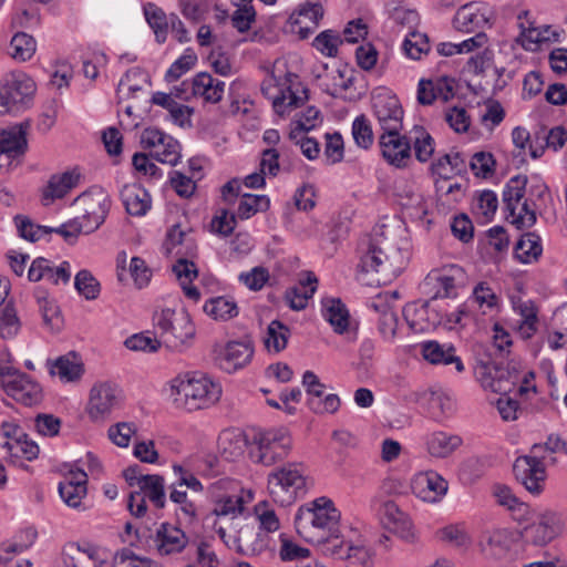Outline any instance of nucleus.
I'll return each instance as SVG.
<instances>
[{
  "label": "nucleus",
  "mask_w": 567,
  "mask_h": 567,
  "mask_svg": "<svg viewBox=\"0 0 567 567\" xmlns=\"http://www.w3.org/2000/svg\"><path fill=\"white\" fill-rule=\"evenodd\" d=\"M358 272L371 276L369 284L386 285L405 267L403 250L381 229L364 236L358 246Z\"/></svg>",
  "instance_id": "1"
},
{
  "label": "nucleus",
  "mask_w": 567,
  "mask_h": 567,
  "mask_svg": "<svg viewBox=\"0 0 567 567\" xmlns=\"http://www.w3.org/2000/svg\"><path fill=\"white\" fill-rule=\"evenodd\" d=\"M221 389L203 373L178 375L172 380L169 398L174 406L187 412L206 409L217 402Z\"/></svg>",
  "instance_id": "2"
},
{
  "label": "nucleus",
  "mask_w": 567,
  "mask_h": 567,
  "mask_svg": "<svg viewBox=\"0 0 567 567\" xmlns=\"http://www.w3.org/2000/svg\"><path fill=\"white\" fill-rule=\"evenodd\" d=\"M544 452L567 454V442L559 435H549L543 444H534L529 455L518 456L513 465L516 480L533 495L543 493L547 473Z\"/></svg>",
  "instance_id": "3"
},
{
  "label": "nucleus",
  "mask_w": 567,
  "mask_h": 567,
  "mask_svg": "<svg viewBox=\"0 0 567 567\" xmlns=\"http://www.w3.org/2000/svg\"><path fill=\"white\" fill-rule=\"evenodd\" d=\"M153 322L162 342L175 351H181L195 336V326L186 311L166 308L154 313Z\"/></svg>",
  "instance_id": "4"
},
{
  "label": "nucleus",
  "mask_w": 567,
  "mask_h": 567,
  "mask_svg": "<svg viewBox=\"0 0 567 567\" xmlns=\"http://www.w3.org/2000/svg\"><path fill=\"white\" fill-rule=\"evenodd\" d=\"M33 80L23 72L10 73L0 85V114L18 113L32 100Z\"/></svg>",
  "instance_id": "5"
},
{
  "label": "nucleus",
  "mask_w": 567,
  "mask_h": 567,
  "mask_svg": "<svg viewBox=\"0 0 567 567\" xmlns=\"http://www.w3.org/2000/svg\"><path fill=\"white\" fill-rule=\"evenodd\" d=\"M305 487L306 476L302 464H287L268 476L269 493L276 502L281 504L293 502L297 493Z\"/></svg>",
  "instance_id": "6"
},
{
  "label": "nucleus",
  "mask_w": 567,
  "mask_h": 567,
  "mask_svg": "<svg viewBox=\"0 0 567 567\" xmlns=\"http://www.w3.org/2000/svg\"><path fill=\"white\" fill-rule=\"evenodd\" d=\"M291 440L281 431H268L256 433L249 456L252 462L271 466L288 455Z\"/></svg>",
  "instance_id": "7"
},
{
  "label": "nucleus",
  "mask_w": 567,
  "mask_h": 567,
  "mask_svg": "<svg viewBox=\"0 0 567 567\" xmlns=\"http://www.w3.org/2000/svg\"><path fill=\"white\" fill-rule=\"evenodd\" d=\"M372 112L381 133L403 130L404 110L391 91L381 89L372 94Z\"/></svg>",
  "instance_id": "8"
},
{
  "label": "nucleus",
  "mask_w": 567,
  "mask_h": 567,
  "mask_svg": "<svg viewBox=\"0 0 567 567\" xmlns=\"http://www.w3.org/2000/svg\"><path fill=\"white\" fill-rule=\"evenodd\" d=\"M402 131H386L379 135L378 144L383 159L395 168H405L412 158L411 136Z\"/></svg>",
  "instance_id": "9"
},
{
  "label": "nucleus",
  "mask_w": 567,
  "mask_h": 567,
  "mask_svg": "<svg viewBox=\"0 0 567 567\" xmlns=\"http://www.w3.org/2000/svg\"><path fill=\"white\" fill-rule=\"evenodd\" d=\"M111 554L90 543L69 544L64 549V567H113Z\"/></svg>",
  "instance_id": "10"
},
{
  "label": "nucleus",
  "mask_w": 567,
  "mask_h": 567,
  "mask_svg": "<svg viewBox=\"0 0 567 567\" xmlns=\"http://www.w3.org/2000/svg\"><path fill=\"white\" fill-rule=\"evenodd\" d=\"M503 360L494 359L489 353L487 359H480L478 362L484 369V373L491 378L492 390L506 394L520 381V377L515 362H508L505 367Z\"/></svg>",
  "instance_id": "11"
},
{
  "label": "nucleus",
  "mask_w": 567,
  "mask_h": 567,
  "mask_svg": "<svg viewBox=\"0 0 567 567\" xmlns=\"http://www.w3.org/2000/svg\"><path fill=\"white\" fill-rule=\"evenodd\" d=\"M29 127L30 122L24 121L7 130H0V171L10 166L12 158L27 151L25 136Z\"/></svg>",
  "instance_id": "12"
},
{
  "label": "nucleus",
  "mask_w": 567,
  "mask_h": 567,
  "mask_svg": "<svg viewBox=\"0 0 567 567\" xmlns=\"http://www.w3.org/2000/svg\"><path fill=\"white\" fill-rule=\"evenodd\" d=\"M215 362L224 371L231 373L244 368L254 355V346L250 340L229 341L224 347L215 349Z\"/></svg>",
  "instance_id": "13"
},
{
  "label": "nucleus",
  "mask_w": 567,
  "mask_h": 567,
  "mask_svg": "<svg viewBox=\"0 0 567 567\" xmlns=\"http://www.w3.org/2000/svg\"><path fill=\"white\" fill-rule=\"evenodd\" d=\"M78 202L83 206V214L74 220L81 226V233L90 234L96 230L105 220L110 200L105 195L99 194L94 197L82 195Z\"/></svg>",
  "instance_id": "14"
},
{
  "label": "nucleus",
  "mask_w": 567,
  "mask_h": 567,
  "mask_svg": "<svg viewBox=\"0 0 567 567\" xmlns=\"http://www.w3.org/2000/svg\"><path fill=\"white\" fill-rule=\"evenodd\" d=\"M117 405V388L111 383H100L91 390L86 411L91 420L103 421Z\"/></svg>",
  "instance_id": "15"
},
{
  "label": "nucleus",
  "mask_w": 567,
  "mask_h": 567,
  "mask_svg": "<svg viewBox=\"0 0 567 567\" xmlns=\"http://www.w3.org/2000/svg\"><path fill=\"white\" fill-rule=\"evenodd\" d=\"M449 484L434 471L420 472L411 481L412 493L427 503L439 502L447 492Z\"/></svg>",
  "instance_id": "16"
},
{
  "label": "nucleus",
  "mask_w": 567,
  "mask_h": 567,
  "mask_svg": "<svg viewBox=\"0 0 567 567\" xmlns=\"http://www.w3.org/2000/svg\"><path fill=\"white\" fill-rule=\"evenodd\" d=\"M308 506L323 534V542L327 543L332 537L338 538L340 513L334 507L333 502L327 497H319Z\"/></svg>",
  "instance_id": "17"
},
{
  "label": "nucleus",
  "mask_w": 567,
  "mask_h": 567,
  "mask_svg": "<svg viewBox=\"0 0 567 567\" xmlns=\"http://www.w3.org/2000/svg\"><path fill=\"white\" fill-rule=\"evenodd\" d=\"M153 545L159 555L181 553L188 544V537L179 527L169 523H162L152 537Z\"/></svg>",
  "instance_id": "18"
},
{
  "label": "nucleus",
  "mask_w": 567,
  "mask_h": 567,
  "mask_svg": "<svg viewBox=\"0 0 567 567\" xmlns=\"http://www.w3.org/2000/svg\"><path fill=\"white\" fill-rule=\"evenodd\" d=\"M4 391L13 400L25 406L35 405L42 400L41 386L25 373L17 375L13 380L6 381Z\"/></svg>",
  "instance_id": "19"
},
{
  "label": "nucleus",
  "mask_w": 567,
  "mask_h": 567,
  "mask_svg": "<svg viewBox=\"0 0 567 567\" xmlns=\"http://www.w3.org/2000/svg\"><path fill=\"white\" fill-rule=\"evenodd\" d=\"M454 79L449 76H440L435 80H420L417 102L422 105H431L436 99L447 102L454 96Z\"/></svg>",
  "instance_id": "20"
},
{
  "label": "nucleus",
  "mask_w": 567,
  "mask_h": 567,
  "mask_svg": "<svg viewBox=\"0 0 567 567\" xmlns=\"http://www.w3.org/2000/svg\"><path fill=\"white\" fill-rule=\"evenodd\" d=\"M487 6L484 2H470L462 6L454 19L453 24L462 32H475L488 23Z\"/></svg>",
  "instance_id": "21"
},
{
  "label": "nucleus",
  "mask_w": 567,
  "mask_h": 567,
  "mask_svg": "<svg viewBox=\"0 0 567 567\" xmlns=\"http://www.w3.org/2000/svg\"><path fill=\"white\" fill-rule=\"evenodd\" d=\"M559 529L556 514L547 512L542 514L537 522L525 527L524 537L536 546H544L558 535Z\"/></svg>",
  "instance_id": "22"
},
{
  "label": "nucleus",
  "mask_w": 567,
  "mask_h": 567,
  "mask_svg": "<svg viewBox=\"0 0 567 567\" xmlns=\"http://www.w3.org/2000/svg\"><path fill=\"white\" fill-rule=\"evenodd\" d=\"M87 474L81 470L71 468L69 477L59 484V493L70 507H79L81 499L86 495Z\"/></svg>",
  "instance_id": "23"
},
{
  "label": "nucleus",
  "mask_w": 567,
  "mask_h": 567,
  "mask_svg": "<svg viewBox=\"0 0 567 567\" xmlns=\"http://www.w3.org/2000/svg\"><path fill=\"white\" fill-rule=\"evenodd\" d=\"M424 441L427 453L436 458L451 456L463 444L460 435L444 431L429 433L425 435Z\"/></svg>",
  "instance_id": "24"
},
{
  "label": "nucleus",
  "mask_w": 567,
  "mask_h": 567,
  "mask_svg": "<svg viewBox=\"0 0 567 567\" xmlns=\"http://www.w3.org/2000/svg\"><path fill=\"white\" fill-rule=\"evenodd\" d=\"M120 196L126 212L132 216H144L151 208V196L140 184L124 185Z\"/></svg>",
  "instance_id": "25"
},
{
  "label": "nucleus",
  "mask_w": 567,
  "mask_h": 567,
  "mask_svg": "<svg viewBox=\"0 0 567 567\" xmlns=\"http://www.w3.org/2000/svg\"><path fill=\"white\" fill-rule=\"evenodd\" d=\"M422 355L431 364H455L457 372L464 370L463 362L460 357L455 354L453 346L441 344L437 341H427L422 344Z\"/></svg>",
  "instance_id": "26"
},
{
  "label": "nucleus",
  "mask_w": 567,
  "mask_h": 567,
  "mask_svg": "<svg viewBox=\"0 0 567 567\" xmlns=\"http://www.w3.org/2000/svg\"><path fill=\"white\" fill-rule=\"evenodd\" d=\"M317 282L312 272H306V278H300L297 286L287 289L285 300L288 306L296 311L305 309L317 289Z\"/></svg>",
  "instance_id": "27"
},
{
  "label": "nucleus",
  "mask_w": 567,
  "mask_h": 567,
  "mask_svg": "<svg viewBox=\"0 0 567 567\" xmlns=\"http://www.w3.org/2000/svg\"><path fill=\"white\" fill-rule=\"evenodd\" d=\"M225 92V82L202 72L193 79V94L202 96L206 102L218 103Z\"/></svg>",
  "instance_id": "28"
},
{
  "label": "nucleus",
  "mask_w": 567,
  "mask_h": 567,
  "mask_svg": "<svg viewBox=\"0 0 567 567\" xmlns=\"http://www.w3.org/2000/svg\"><path fill=\"white\" fill-rule=\"evenodd\" d=\"M322 315L338 334L344 333L349 328L350 315L346 305L339 298L322 300Z\"/></svg>",
  "instance_id": "29"
},
{
  "label": "nucleus",
  "mask_w": 567,
  "mask_h": 567,
  "mask_svg": "<svg viewBox=\"0 0 567 567\" xmlns=\"http://www.w3.org/2000/svg\"><path fill=\"white\" fill-rule=\"evenodd\" d=\"M415 402L424 406L434 416L439 417L452 409L449 395L442 390L427 389L414 393Z\"/></svg>",
  "instance_id": "30"
},
{
  "label": "nucleus",
  "mask_w": 567,
  "mask_h": 567,
  "mask_svg": "<svg viewBox=\"0 0 567 567\" xmlns=\"http://www.w3.org/2000/svg\"><path fill=\"white\" fill-rule=\"evenodd\" d=\"M295 527L297 534L302 537L306 542L313 544H322L323 534L317 525L308 505L301 506L295 516Z\"/></svg>",
  "instance_id": "31"
},
{
  "label": "nucleus",
  "mask_w": 567,
  "mask_h": 567,
  "mask_svg": "<svg viewBox=\"0 0 567 567\" xmlns=\"http://www.w3.org/2000/svg\"><path fill=\"white\" fill-rule=\"evenodd\" d=\"M177 246H181V248L175 252L176 256H197V245L195 240L187 237L186 233L181 229L179 224L173 225L167 230L163 248L165 252L169 255Z\"/></svg>",
  "instance_id": "32"
},
{
  "label": "nucleus",
  "mask_w": 567,
  "mask_h": 567,
  "mask_svg": "<svg viewBox=\"0 0 567 567\" xmlns=\"http://www.w3.org/2000/svg\"><path fill=\"white\" fill-rule=\"evenodd\" d=\"M493 495L501 506L512 512L514 519L518 522L526 519L529 506L520 502L508 486L495 485L493 487Z\"/></svg>",
  "instance_id": "33"
},
{
  "label": "nucleus",
  "mask_w": 567,
  "mask_h": 567,
  "mask_svg": "<svg viewBox=\"0 0 567 567\" xmlns=\"http://www.w3.org/2000/svg\"><path fill=\"white\" fill-rule=\"evenodd\" d=\"M542 252L540 237L533 231L522 235L515 245V257L523 264L538 260Z\"/></svg>",
  "instance_id": "34"
},
{
  "label": "nucleus",
  "mask_w": 567,
  "mask_h": 567,
  "mask_svg": "<svg viewBox=\"0 0 567 567\" xmlns=\"http://www.w3.org/2000/svg\"><path fill=\"white\" fill-rule=\"evenodd\" d=\"M145 19L154 31L155 39L158 43H164L167 39L169 16L162 8L153 2H147L143 7Z\"/></svg>",
  "instance_id": "35"
},
{
  "label": "nucleus",
  "mask_w": 567,
  "mask_h": 567,
  "mask_svg": "<svg viewBox=\"0 0 567 567\" xmlns=\"http://www.w3.org/2000/svg\"><path fill=\"white\" fill-rule=\"evenodd\" d=\"M204 312L214 320L227 321L238 315L237 303L227 297H214L208 299L204 307Z\"/></svg>",
  "instance_id": "36"
},
{
  "label": "nucleus",
  "mask_w": 567,
  "mask_h": 567,
  "mask_svg": "<svg viewBox=\"0 0 567 567\" xmlns=\"http://www.w3.org/2000/svg\"><path fill=\"white\" fill-rule=\"evenodd\" d=\"M79 178L80 174H76L74 172H64L61 175H53L50 178L48 187L43 193V199L53 200L55 198H62L73 187H75Z\"/></svg>",
  "instance_id": "37"
},
{
  "label": "nucleus",
  "mask_w": 567,
  "mask_h": 567,
  "mask_svg": "<svg viewBox=\"0 0 567 567\" xmlns=\"http://www.w3.org/2000/svg\"><path fill=\"white\" fill-rule=\"evenodd\" d=\"M527 181L526 175H516L506 184L503 190V202L506 214L509 213V215H514V210H517L520 200L525 196Z\"/></svg>",
  "instance_id": "38"
},
{
  "label": "nucleus",
  "mask_w": 567,
  "mask_h": 567,
  "mask_svg": "<svg viewBox=\"0 0 567 567\" xmlns=\"http://www.w3.org/2000/svg\"><path fill=\"white\" fill-rule=\"evenodd\" d=\"M482 550L491 556L501 557L509 549V538L504 529L487 530L482 535Z\"/></svg>",
  "instance_id": "39"
},
{
  "label": "nucleus",
  "mask_w": 567,
  "mask_h": 567,
  "mask_svg": "<svg viewBox=\"0 0 567 567\" xmlns=\"http://www.w3.org/2000/svg\"><path fill=\"white\" fill-rule=\"evenodd\" d=\"M35 298L39 303L43 323L51 330H60L62 327V316L59 307L53 300H49L44 290L38 289Z\"/></svg>",
  "instance_id": "40"
},
{
  "label": "nucleus",
  "mask_w": 567,
  "mask_h": 567,
  "mask_svg": "<svg viewBox=\"0 0 567 567\" xmlns=\"http://www.w3.org/2000/svg\"><path fill=\"white\" fill-rule=\"evenodd\" d=\"M289 337L290 329L281 321L272 320L267 328L264 343L268 351L278 353L287 347Z\"/></svg>",
  "instance_id": "41"
},
{
  "label": "nucleus",
  "mask_w": 567,
  "mask_h": 567,
  "mask_svg": "<svg viewBox=\"0 0 567 567\" xmlns=\"http://www.w3.org/2000/svg\"><path fill=\"white\" fill-rule=\"evenodd\" d=\"M412 133L411 145L413 144L415 157L425 163L434 153V140L423 126L415 125Z\"/></svg>",
  "instance_id": "42"
},
{
  "label": "nucleus",
  "mask_w": 567,
  "mask_h": 567,
  "mask_svg": "<svg viewBox=\"0 0 567 567\" xmlns=\"http://www.w3.org/2000/svg\"><path fill=\"white\" fill-rule=\"evenodd\" d=\"M10 55L20 62L30 60L37 50L34 38L25 32H17L10 41Z\"/></svg>",
  "instance_id": "43"
},
{
  "label": "nucleus",
  "mask_w": 567,
  "mask_h": 567,
  "mask_svg": "<svg viewBox=\"0 0 567 567\" xmlns=\"http://www.w3.org/2000/svg\"><path fill=\"white\" fill-rule=\"evenodd\" d=\"M142 480L144 484L140 492L143 493L144 497H148L157 508H163L165 506L164 477L157 474H146Z\"/></svg>",
  "instance_id": "44"
},
{
  "label": "nucleus",
  "mask_w": 567,
  "mask_h": 567,
  "mask_svg": "<svg viewBox=\"0 0 567 567\" xmlns=\"http://www.w3.org/2000/svg\"><path fill=\"white\" fill-rule=\"evenodd\" d=\"M511 346L512 339L509 333L498 324H495L493 342L484 349V353L481 359H487L489 353L494 359H505L509 353Z\"/></svg>",
  "instance_id": "45"
},
{
  "label": "nucleus",
  "mask_w": 567,
  "mask_h": 567,
  "mask_svg": "<svg viewBox=\"0 0 567 567\" xmlns=\"http://www.w3.org/2000/svg\"><path fill=\"white\" fill-rule=\"evenodd\" d=\"M270 200L266 195L244 194L237 208V216L240 219H248L258 212L269 208Z\"/></svg>",
  "instance_id": "46"
},
{
  "label": "nucleus",
  "mask_w": 567,
  "mask_h": 567,
  "mask_svg": "<svg viewBox=\"0 0 567 567\" xmlns=\"http://www.w3.org/2000/svg\"><path fill=\"white\" fill-rule=\"evenodd\" d=\"M74 288L86 300L97 299L101 292L99 280L86 269H82L75 275Z\"/></svg>",
  "instance_id": "47"
},
{
  "label": "nucleus",
  "mask_w": 567,
  "mask_h": 567,
  "mask_svg": "<svg viewBox=\"0 0 567 567\" xmlns=\"http://www.w3.org/2000/svg\"><path fill=\"white\" fill-rule=\"evenodd\" d=\"M352 136L360 148L369 150L374 142V134L369 118L361 114L352 123Z\"/></svg>",
  "instance_id": "48"
},
{
  "label": "nucleus",
  "mask_w": 567,
  "mask_h": 567,
  "mask_svg": "<svg viewBox=\"0 0 567 567\" xmlns=\"http://www.w3.org/2000/svg\"><path fill=\"white\" fill-rule=\"evenodd\" d=\"M152 156L164 164L175 166L181 158V145L177 140L166 135L163 140V144H159Z\"/></svg>",
  "instance_id": "49"
},
{
  "label": "nucleus",
  "mask_w": 567,
  "mask_h": 567,
  "mask_svg": "<svg viewBox=\"0 0 567 567\" xmlns=\"http://www.w3.org/2000/svg\"><path fill=\"white\" fill-rule=\"evenodd\" d=\"M341 557L346 560L347 567L373 566L372 553L363 545H349L344 555H341Z\"/></svg>",
  "instance_id": "50"
},
{
  "label": "nucleus",
  "mask_w": 567,
  "mask_h": 567,
  "mask_svg": "<svg viewBox=\"0 0 567 567\" xmlns=\"http://www.w3.org/2000/svg\"><path fill=\"white\" fill-rule=\"evenodd\" d=\"M403 50L409 58L414 60L420 59L423 53L430 51L427 35L416 31L411 32L403 42Z\"/></svg>",
  "instance_id": "51"
},
{
  "label": "nucleus",
  "mask_w": 567,
  "mask_h": 567,
  "mask_svg": "<svg viewBox=\"0 0 567 567\" xmlns=\"http://www.w3.org/2000/svg\"><path fill=\"white\" fill-rule=\"evenodd\" d=\"M10 454L16 457H24L28 461H33L39 455V446L35 442L23 437L20 441H8L4 443Z\"/></svg>",
  "instance_id": "52"
},
{
  "label": "nucleus",
  "mask_w": 567,
  "mask_h": 567,
  "mask_svg": "<svg viewBox=\"0 0 567 567\" xmlns=\"http://www.w3.org/2000/svg\"><path fill=\"white\" fill-rule=\"evenodd\" d=\"M279 556L284 561H296L297 566H305L303 560L309 558L310 550L292 540L281 539Z\"/></svg>",
  "instance_id": "53"
},
{
  "label": "nucleus",
  "mask_w": 567,
  "mask_h": 567,
  "mask_svg": "<svg viewBox=\"0 0 567 567\" xmlns=\"http://www.w3.org/2000/svg\"><path fill=\"white\" fill-rule=\"evenodd\" d=\"M496 161L489 152H477L473 155L470 167L473 173L483 178H487L495 171Z\"/></svg>",
  "instance_id": "54"
},
{
  "label": "nucleus",
  "mask_w": 567,
  "mask_h": 567,
  "mask_svg": "<svg viewBox=\"0 0 567 567\" xmlns=\"http://www.w3.org/2000/svg\"><path fill=\"white\" fill-rule=\"evenodd\" d=\"M20 329V320L14 307L8 303L0 312V336L2 338H13Z\"/></svg>",
  "instance_id": "55"
},
{
  "label": "nucleus",
  "mask_w": 567,
  "mask_h": 567,
  "mask_svg": "<svg viewBox=\"0 0 567 567\" xmlns=\"http://www.w3.org/2000/svg\"><path fill=\"white\" fill-rule=\"evenodd\" d=\"M169 499L173 503L181 505L182 513L187 516L190 522L197 517L196 505L194 502L188 499L186 489L182 486H177L176 482L171 486Z\"/></svg>",
  "instance_id": "56"
},
{
  "label": "nucleus",
  "mask_w": 567,
  "mask_h": 567,
  "mask_svg": "<svg viewBox=\"0 0 567 567\" xmlns=\"http://www.w3.org/2000/svg\"><path fill=\"white\" fill-rule=\"evenodd\" d=\"M197 61L196 54L186 50V52L179 56L167 70L165 79L168 82L178 80L184 73L190 70Z\"/></svg>",
  "instance_id": "57"
},
{
  "label": "nucleus",
  "mask_w": 567,
  "mask_h": 567,
  "mask_svg": "<svg viewBox=\"0 0 567 567\" xmlns=\"http://www.w3.org/2000/svg\"><path fill=\"white\" fill-rule=\"evenodd\" d=\"M340 38L332 30H326L319 33L312 42V45L327 56H336Z\"/></svg>",
  "instance_id": "58"
},
{
  "label": "nucleus",
  "mask_w": 567,
  "mask_h": 567,
  "mask_svg": "<svg viewBox=\"0 0 567 567\" xmlns=\"http://www.w3.org/2000/svg\"><path fill=\"white\" fill-rule=\"evenodd\" d=\"M162 341L144 333H135L124 341V346L132 351L155 352L159 349Z\"/></svg>",
  "instance_id": "59"
},
{
  "label": "nucleus",
  "mask_w": 567,
  "mask_h": 567,
  "mask_svg": "<svg viewBox=\"0 0 567 567\" xmlns=\"http://www.w3.org/2000/svg\"><path fill=\"white\" fill-rule=\"evenodd\" d=\"M506 220L513 224L517 229H525L533 227L537 221V216L534 209L529 208L527 200H525L519 212L514 210V215L506 214Z\"/></svg>",
  "instance_id": "60"
},
{
  "label": "nucleus",
  "mask_w": 567,
  "mask_h": 567,
  "mask_svg": "<svg viewBox=\"0 0 567 567\" xmlns=\"http://www.w3.org/2000/svg\"><path fill=\"white\" fill-rule=\"evenodd\" d=\"M193 257L177 256V260L173 266V272L176 275L179 284L193 282L198 277V270L195 262L192 260Z\"/></svg>",
  "instance_id": "61"
},
{
  "label": "nucleus",
  "mask_w": 567,
  "mask_h": 567,
  "mask_svg": "<svg viewBox=\"0 0 567 567\" xmlns=\"http://www.w3.org/2000/svg\"><path fill=\"white\" fill-rule=\"evenodd\" d=\"M14 220L19 235L29 241H38L43 235H45L47 226L35 225L29 218L23 216H16Z\"/></svg>",
  "instance_id": "62"
},
{
  "label": "nucleus",
  "mask_w": 567,
  "mask_h": 567,
  "mask_svg": "<svg viewBox=\"0 0 567 567\" xmlns=\"http://www.w3.org/2000/svg\"><path fill=\"white\" fill-rule=\"evenodd\" d=\"M256 19V11L251 4H238L237 10L233 13L231 23L238 32L244 33L250 29L251 22Z\"/></svg>",
  "instance_id": "63"
},
{
  "label": "nucleus",
  "mask_w": 567,
  "mask_h": 567,
  "mask_svg": "<svg viewBox=\"0 0 567 567\" xmlns=\"http://www.w3.org/2000/svg\"><path fill=\"white\" fill-rule=\"evenodd\" d=\"M112 565L113 567H161L150 559L134 555L127 549L116 553L113 557Z\"/></svg>",
  "instance_id": "64"
}]
</instances>
